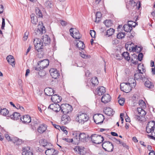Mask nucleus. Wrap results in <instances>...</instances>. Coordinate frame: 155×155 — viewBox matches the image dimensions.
Wrapping results in <instances>:
<instances>
[{
    "instance_id": "nucleus-45",
    "label": "nucleus",
    "mask_w": 155,
    "mask_h": 155,
    "mask_svg": "<svg viewBox=\"0 0 155 155\" xmlns=\"http://www.w3.org/2000/svg\"><path fill=\"white\" fill-rule=\"evenodd\" d=\"M120 88L121 91L126 93H128L131 90V88Z\"/></svg>"
},
{
    "instance_id": "nucleus-27",
    "label": "nucleus",
    "mask_w": 155,
    "mask_h": 155,
    "mask_svg": "<svg viewBox=\"0 0 155 155\" xmlns=\"http://www.w3.org/2000/svg\"><path fill=\"white\" fill-rule=\"evenodd\" d=\"M22 155H34L30 148L29 147L24 148L23 149V152L22 153Z\"/></svg>"
},
{
    "instance_id": "nucleus-56",
    "label": "nucleus",
    "mask_w": 155,
    "mask_h": 155,
    "mask_svg": "<svg viewBox=\"0 0 155 155\" xmlns=\"http://www.w3.org/2000/svg\"><path fill=\"white\" fill-rule=\"evenodd\" d=\"M5 25V19L4 18H2V25L1 26V29H4V27Z\"/></svg>"
},
{
    "instance_id": "nucleus-46",
    "label": "nucleus",
    "mask_w": 155,
    "mask_h": 155,
    "mask_svg": "<svg viewBox=\"0 0 155 155\" xmlns=\"http://www.w3.org/2000/svg\"><path fill=\"white\" fill-rule=\"evenodd\" d=\"M78 133H76V134L75 136L73 139V141L74 140V143H78L79 141H80L79 140V137H78V136H77V137Z\"/></svg>"
},
{
    "instance_id": "nucleus-57",
    "label": "nucleus",
    "mask_w": 155,
    "mask_h": 155,
    "mask_svg": "<svg viewBox=\"0 0 155 155\" xmlns=\"http://www.w3.org/2000/svg\"><path fill=\"white\" fill-rule=\"evenodd\" d=\"M63 140H64L66 142L69 143H72L73 141V139H69V138H63Z\"/></svg>"
},
{
    "instance_id": "nucleus-34",
    "label": "nucleus",
    "mask_w": 155,
    "mask_h": 155,
    "mask_svg": "<svg viewBox=\"0 0 155 155\" xmlns=\"http://www.w3.org/2000/svg\"><path fill=\"white\" fill-rule=\"evenodd\" d=\"M102 16V15L101 12H97L96 14V20L95 22L98 23L100 21Z\"/></svg>"
},
{
    "instance_id": "nucleus-48",
    "label": "nucleus",
    "mask_w": 155,
    "mask_h": 155,
    "mask_svg": "<svg viewBox=\"0 0 155 155\" xmlns=\"http://www.w3.org/2000/svg\"><path fill=\"white\" fill-rule=\"evenodd\" d=\"M139 104L141 107L144 108L146 107V104L142 100H140L139 101Z\"/></svg>"
},
{
    "instance_id": "nucleus-43",
    "label": "nucleus",
    "mask_w": 155,
    "mask_h": 155,
    "mask_svg": "<svg viewBox=\"0 0 155 155\" xmlns=\"http://www.w3.org/2000/svg\"><path fill=\"white\" fill-rule=\"evenodd\" d=\"M74 150L78 153H81L83 150L79 146H76L74 148Z\"/></svg>"
},
{
    "instance_id": "nucleus-59",
    "label": "nucleus",
    "mask_w": 155,
    "mask_h": 155,
    "mask_svg": "<svg viewBox=\"0 0 155 155\" xmlns=\"http://www.w3.org/2000/svg\"><path fill=\"white\" fill-rule=\"evenodd\" d=\"M60 23L62 26H65L67 25V23L63 20H60Z\"/></svg>"
},
{
    "instance_id": "nucleus-54",
    "label": "nucleus",
    "mask_w": 155,
    "mask_h": 155,
    "mask_svg": "<svg viewBox=\"0 0 155 155\" xmlns=\"http://www.w3.org/2000/svg\"><path fill=\"white\" fill-rule=\"evenodd\" d=\"M45 5L48 7L51 8L52 7V4L49 1H47L45 3Z\"/></svg>"
},
{
    "instance_id": "nucleus-39",
    "label": "nucleus",
    "mask_w": 155,
    "mask_h": 155,
    "mask_svg": "<svg viewBox=\"0 0 155 155\" xmlns=\"http://www.w3.org/2000/svg\"><path fill=\"white\" fill-rule=\"evenodd\" d=\"M35 12L36 15L38 18H42V14L38 8H36Z\"/></svg>"
},
{
    "instance_id": "nucleus-11",
    "label": "nucleus",
    "mask_w": 155,
    "mask_h": 155,
    "mask_svg": "<svg viewBox=\"0 0 155 155\" xmlns=\"http://www.w3.org/2000/svg\"><path fill=\"white\" fill-rule=\"evenodd\" d=\"M94 122L96 124H99L103 123L104 117L103 115L101 114H95L93 116Z\"/></svg>"
},
{
    "instance_id": "nucleus-26",
    "label": "nucleus",
    "mask_w": 155,
    "mask_h": 155,
    "mask_svg": "<svg viewBox=\"0 0 155 155\" xmlns=\"http://www.w3.org/2000/svg\"><path fill=\"white\" fill-rule=\"evenodd\" d=\"M7 60L8 63L13 67L15 66V59L14 57L11 55H9L7 57Z\"/></svg>"
},
{
    "instance_id": "nucleus-12",
    "label": "nucleus",
    "mask_w": 155,
    "mask_h": 155,
    "mask_svg": "<svg viewBox=\"0 0 155 155\" xmlns=\"http://www.w3.org/2000/svg\"><path fill=\"white\" fill-rule=\"evenodd\" d=\"M141 65H139L137 66V68L138 69V72L137 73L134 75V79L135 80V79L137 80H138L139 79H141L143 80L144 76L143 74V72L141 71V70L140 69V67L141 66Z\"/></svg>"
},
{
    "instance_id": "nucleus-20",
    "label": "nucleus",
    "mask_w": 155,
    "mask_h": 155,
    "mask_svg": "<svg viewBox=\"0 0 155 155\" xmlns=\"http://www.w3.org/2000/svg\"><path fill=\"white\" fill-rule=\"evenodd\" d=\"M77 136L79 137V140L82 142L85 141L87 139L89 138V136L87 134L84 133H78Z\"/></svg>"
},
{
    "instance_id": "nucleus-44",
    "label": "nucleus",
    "mask_w": 155,
    "mask_h": 155,
    "mask_svg": "<svg viewBox=\"0 0 155 155\" xmlns=\"http://www.w3.org/2000/svg\"><path fill=\"white\" fill-rule=\"evenodd\" d=\"M125 35V34L124 32L119 33L117 35V38L119 39H122L124 37Z\"/></svg>"
},
{
    "instance_id": "nucleus-32",
    "label": "nucleus",
    "mask_w": 155,
    "mask_h": 155,
    "mask_svg": "<svg viewBox=\"0 0 155 155\" xmlns=\"http://www.w3.org/2000/svg\"><path fill=\"white\" fill-rule=\"evenodd\" d=\"M11 141L17 145L21 144L22 142V140L17 137H14L11 139Z\"/></svg>"
},
{
    "instance_id": "nucleus-4",
    "label": "nucleus",
    "mask_w": 155,
    "mask_h": 155,
    "mask_svg": "<svg viewBox=\"0 0 155 155\" xmlns=\"http://www.w3.org/2000/svg\"><path fill=\"white\" fill-rule=\"evenodd\" d=\"M33 43L36 50L38 52L41 51L44 46L41 40L36 38L34 39Z\"/></svg>"
},
{
    "instance_id": "nucleus-33",
    "label": "nucleus",
    "mask_w": 155,
    "mask_h": 155,
    "mask_svg": "<svg viewBox=\"0 0 155 155\" xmlns=\"http://www.w3.org/2000/svg\"><path fill=\"white\" fill-rule=\"evenodd\" d=\"M31 22L33 24L36 25L38 22L37 17L34 14H32L31 15Z\"/></svg>"
},
{
    "instance_id": "nucleus-8",
    "label": "nucleus",
    "mask_w": 155,
    "mask_h": 155,
    "mask_svg": "<svg viewBox=\"0 0 155 155\" xmlns=\"http://www.w3.org/2000/svg\"><path fill=\"white\" fill-rule=\"evenodd\" d=\"M155 127V122L153 121H150L148 123L146 128V131L148 133H151L152 134L153 132Z\"/></svg>"
},
{
    "instance_id": "nucleus-6",
    "label": "nucleus",
    "mask_w": 155,
    "mask_h": 155,
    "mask_svg": "<svg viewBox=\"0 0 155 155\" xmlns=\"http://www.w3.org/2000/svg\"><path fill=\"white\" fill-rule=\"evenodd\" d=\"M70 34L74 38L77 39H80L81 35L79 31L76 28H71L70 29Z\"/></svg>"
},
{
    "instance_id": "nucleus-7",
    "label": "nucleus",
    "mask_w": 155,
    "mask_h": 155,
    "mask_svg": "<svg viewBox=\"0 0 155 155\" xmlns=\"http://www.w3.org/2000/svg\"><path fill=\"white\" fill-rule=\"evenodd\" d=\"M102 146L105 151L108 152L113 151L114 148L112 144L109 141H105L103 143Z\"/></svg>"
},
{
    "instance_id": "nucleus-30",
    "label": "nucleus",
    "mask_w": 155,
    "mask_h": 155,
    "mask_svg": "<svg viewBox=\"0 0 155 155\" xmlns=\"http://www.w3.org/2000/svg\"><path fill=\"white\" fill-rule=\"evenodd\" d=\"M0 114L4 116L9 117L10 114H9L8 110L5 108L2 109Z\"/></svg>"
},
{
    "instance_id": "nucleus-35",
    "label": "nucleus",
    "mask_w": 155,
    "mask_h": 155,
    "mask_svg": "<svg viewBox=\"0 0 155 155\" xmlns=\"http://www.w3.org/2000/svg\"><path fill=\"white\" fill-rule=\"evenodd\" d=\"M91 83L93 84V86H95L97 85L99 83L97 78L96 77H93L91 79Z\"/></svg>"
},
{
    "instance_id": "nucleus-14",
    "label": "nucleus",
    "mask_w": 155,
    "mask_h": 155,
    "mask_svg": "<svg viewBox=\"0 0 155 155\" xmlns=\"http://www.w3.org/2000/svg\"><path fill=\"white\" fill-rule=\"evenodd\" d=\"M60 107L61 106L58 104L54 103L50 104L48 108H50L54 111L58 112L60 110Z\"/></svg>"
},
{
    "instance_id": "nucleus-18",
    "label": "nucleus",
    "mask_w": 155,
    "mask_h": 155,
    "mask_svg": "<svg viewBox=\"0 0 155 155\" xmlns=\"http://www.w3.org/2000/svg\"><path fill=\"white\" fill-rule=\"evenodd\" d=\"M51 75L54 79H57L59 75V73L57 70L54 68H51L49 71Z\"/></svg>"
},
{
    "instance_id": "nucleus-31",
    "label": "nucleus",
    "mask_w": 155,
    "mask_h": 155,
    "mask_svg": "<svg viewBox=\"0 0 155 155\" xmlns=\"http://www.w3.org/2000/svg\"><path fill=\"white\" fill-rule=\"evenodd\" d=\"M77 46L79 50H83L85 47L84 42L80 40L78 41Z\"/></svg>"
},
{
    "instance_id": "nucleus-9",
    "label": "nucleus",
    "mask_w": 155,
    "mask_h": 155,
    "mask_svg": "<svg viewBox=\"0 0 155 155\" xmlns=\"http://www.w3.org/2000/svg\"><path fill=\"white\" fill-rule=\"evenodd\" d=\"M45 32V28L43 25L42 22H39V24L38 25L37 28L35 30V33L36 34L39 35Z\"/></svg>"
},
{
    "instance_id": "nucleus-17",
    "label": "nucleus",
    "mask_w": 155,
    "mask_h": 155,
    "mask_svg": "<svg viewBox=\"0 0 155 155\" xmlns=\"http://www.w3.org/2000/svg\"><path fill=\"white\" fill-rule=\"evenodd\" d=\"M21 120L22 123L25 124H28L31 122V119L30 116L28 115L23 116L20 118Z\"/></svg>"
},
{
    "instance_id": "nucleus-38",
    "label": "nucleus",
    "mask_w": 155,
    "mask_h": 155,
    "mask_svg": "<svg viewBox=\"0 0 155 155\" xmlns=\"http://www.w3.org/2000/svg\"><path fill=\"white\" fill-rule=\"evenodd\" d=\"M47 150L45 151V153L46 155H53V152L54 151V149L52 148H47Z\"/></svg>"
},
{
    "instance_id": "nucleus-19",
    "label": "nucleus",
    "mask_w": 155,
    "mask_h": 155,
    "mask_svg": "<svg viewBox=\"0 0 155 155\" xmlns=\"http://www.w3.org/2000/svg\"><path fill=\"white\" fill-rule=\"evenodd\" d=\"M71 121L70 117L66 114H64L61 117V122L63 124H66L69 123Z\"/></svg>"
},
{
    "instance_id": "nucleus-5",
    "label": "nucleus",
    "mask_w": 155,
    "mask_h": 155,
    "mask_svg": "<svg viewBox=\"0 0 155 155\" xmlns=\"http://www.w3.org/2000/svg\"><path fill=\"white\" fill-rule=\"evenodd\" d=\"M137 111L138 115H136L135 118L138 120L142 121L143 120L142 118L146 114V112L141 107L137 108Z\"/></svg>"
},
{
    "instance_id": "nucleus-42",
    "label": "nucleus",
    "mask_w": 155,
    "mask_h": 155,
    "mask_svg": "<svg viewBox=\"0 0 155 155\" xmlns=\"http://www.w3.org/2000/svg\"><path fill=\"white\" fill-rule=\"evenodd\" d=\"M104 23L106 27H110L112 24L110 20H106L104 22Z\"/></svg>"
},
{
    "instance_id": "nucleus-10",
    "label": "nucleus",
    "mask_w": 155,
    "mask_h": 155,
    "mask_svg": "<svg viewBox=\"0 0 155 155\" xmlns=\"http://www.w3.org/2000/svg\"><path fill=\"white\" fill-rule=\"evenodd\" d=\"M49 61L48 60H44L38 62V64L39 67L38 68L37 70L40 71L43 70L46 67H47L49 64Z\"/></svg>"
},
{
    "instance_id": "nucleus-53",
    "label": "nucleus",
    "mask_w": 155,
    "mask_h": 155,
    "mask_svg": "<svg viewBox=\"0 0 155 155\" xmlns=\"http://www.w3.org/2000/svg\"><path fill=\"white\" fill-rule=\"evenodd\" d=\"M115 58L118 60H120L122 59V55L119 54H116L115 55Z\"/></svg>"
},
{
    "instance_id": "nucleus-55",
    "label": "nucleus",
    "mask_w": 155,
    "mask_h": 155,
    "mask_svg": "<svg viewBox=\"0 0 155 155\" xmlns=\"http://www.w3.org/2000/svg\"><path fill=\"white\" fill-rule=\"evenodd\" d=\"M95 31L93 30H91L90 31V34L91 37L93 38L95 37Z\"/></svg>"
},
{
    "instance_id": "nucleus-24",
    "label": "nucleus",
    "mask_w": 155,
    "mask_h": 155,
    "mask_svg": "<svg viewBox=\"0 0 155 155\" xmlns=\"http://www.w3.org/2000/svg\"><path fill=\"white\" fill-rule=\"evenodd\" d=\"M104 112L105 114L108 116L113 115L114 113V111L110 107H106L104 110Z\"/></svg>"
},
{
    "instance_id": "nucleus-21",
    "label": "nucleus",
    "mask_w": 155,
    "mask_h": 155,
    "mask_svg": "<svg viewBox=\"0 0 155 155\" xmlns=\"http://www.w3.org/2000/svg\"><path fill=\"white\" fill-rule=\"evenodd\" d=\"M106 92L105 88H97L94 91L95 94L101 95Z\"/></svg>"
},
{
    "instance_id": "nucleus-28",
    "label": "nucleus",
    "mask_w": 155,
    "mask_h": 155,
    "mask_svg": "<svg viewBox=\"0 0 155 155\" xmlns=\"http://www.w3.org/2000/svg\"><path fill=\"white\" fill-rule=\"evenodd\" d=\"M47 129V126L45 125H40L38 128V132L42 134L45 132Z\"/></svg>"
},
{
    "instance_id": "nucleus-62",
    "label": "nucleus",
    "mask_w": 155,
    "mask_h": 155,
    "mask_svg": "<svg viewBox=\"0 0 155 155\" xmlns=\"http://www.w3.org/2000/svg\"><path fill=\"white\" fill-rule=\"evenodd\" d=\"M141 65V66L140 67V69H141V71H142V72H143H143H145V70L143 68V64H139L138 65V66L139 65Z\"/></svg>"
},
{
    "instance_id": "nucleus-63",
    "label": "nucleus",
    "mask_w": 155,
    "mask_h": 155,
    "mask_svg": "<svg viewBox=\"0 0 155 155\" xmlns=\"http://www.w3.org/2000/svg\"><path fill=\"white\" fill-rule=\"evenodd\" d=\"M5 137L8 140V141H11V139H10V137L9 135L8 134H5Z\"/></svg>"
},
{
    "instance_id": "nucleus-41",
    "label": "nucleus",
    "mask_w": 155,
    "mask_h": 155,
    "mask_svg": "<svg viewBox=\"0 0 155 155\" xmlns=\"http://www.w3.org/2000/svg\"><path fill=\"white\" fill-rule=\"evenodd\" d=\"M114 30L113 29L110 28L107 31L106 35H108V36L112 35L114 33Z\"/></svg>"
},
{
    "instance_id": "nucleus-22",
    "label": "nucleus",
    "mask_w": 155,
    "mask_h": 155,
    "mask_svg": "<svg viewBox=\"0 0 155 155\" xmlns=\"http://www.w3.org/2000/svg\"><path fill=\"white\" fill-rule=\"evenodd\" d=\"M51 99L53 102L57 103L60 102L62 100V98L61 97L55 94L51 96Z\"/></svg>"
},
{
    "instance_id": "nucleus-61",
    "label": "nucleus",
    "mask_w": 155,
    "mask_h": 155,
    "mask_svg": "<svg viewBox=\"0 0 155 155\" xmlns=\"http://www.w3.org/2000/svg\"><path fill=\"white\" fill-rule=\"evenodd\" d=\"M4 11V7L2 5H0V14L3 13Z\"/></svg>"
},
{
    "instance_id": "nucleus-49",
    "label": "nucleus",
    "mask_w": 155,
    "mask_h": 155,
    "mask_svg": "<svg viewBox=\"0 0 155 155\" xmlns=\"http://www.w3.org/2000/svg\"><path fill=\"white\" fill-rule=\"evenodd\" d=\"M80 56L84 58H88L91 57L90 55H87L86 54L83 53L82 52L80 53Z\"/></svg>"
},
{
    "instance_id": "nucleus-15",
    "label": "nucleus",
    "mask_w": 155,
    "mask_h": 155,
    "mask_svg": "<svg viewBox=\"0 0 155 155\" xmlns=\"http://www.w3.org/2000/svg\"><path fill=\"white\" fill-rule=\"evenodd\" d=\"M41 40L44 46L48 45L50 43V38L47 35H45L43 36Z\"/></svg>"
},
{
    "instance_id": "nucleus-36",
    "label": "nucleus",
    "mask_w": 155,
    "mask_h": 155,
    "mask_svg": "<svg viewBox=\"0 0 155 155\" xmlns=\"http://www.w3.org/2000/svg\"><path fill=\"white\" fill-rule=\"evenodd\" d=\"M124 31L127 32H130L131 31L132 29L131 26L129 25V24H125L124 27Z\"/></svg>"
},
{
    "instance_id": "nucleus-50",
    "label": "nucleus",
    "mask_w": 155,
    "mask_h": 155,
    "mask_svg": "<svg viewBox=\"0 0 155 155\" xmlns=\"http://www.w3.org/2000/svg\"><path fill=\"white\" fill-rule=\"evenodd\" d=\"M125 102V99L124 98H121L118 101V102L120 105H123Z\"/></svg>"
},
{
    "instance_id": "nucleus-37",
    "label": "nucleus",
    "mask_w": 155,
    "mask_h": 155,
    "mask_svg": "<svg viewBox=\"0 0 155 155\" xmlns=\"http://www.w3.org/2000/svg\"><path fill=\"white\" fill-rule=\"evenodd\" d=\"M122 58H124L126 60L128 61L130 60V57L129 53L127 52H124L122 54Z\"/></svg>"
},
{
    "instance_id": "nucleus-64",
    "label": "nucleus",
    "mask_w": 155,
    "mask_h": 155,
    "mask_svg": "<svg viewBox=\"0 0 155 155\" xmlns=\"http://www.w3.org/2000/svg\"><path fill=\"white\" fill-rule=\"evenodd\" d=\"M129 4L131 5H135V3L133 0H130L129 1Z\"/></svg>"
},
{
    "instance_id": "nucleus-47",
    "label": "nucleus",
    "mask_w": 155,
    "mask_h": 155,
    "mask_svg": "<svg viewBox=\"0 0 155 155\" xmlns=\"http://www.w3.org/2000/svg\"><path fill=\"white\" fill-rule=\"evenodd\" d=\"M128 24L130 26H131L132 28V27H135L137 24L135 22L132 21H128Z\"/></svg>"
},
{
    "instance_id": "nucleus-3",
    "label": "nucleus",
    "mask_w": 155,
    "mask_h": 155,
    "mask_svg": "<svg viewBox=\"0 0 155 155\" xmlns=\"http://www.w3.org/2000/svg\"><path fill=\"white\" fill-rule=\"evenodd\" d=\"M72 110L71 106L68 104H62L61 105L60 110L63 114H66L71 112Z\"/></svg>"
},
{
    "instance_id": "nucleus-51",
    "label": "nucleus",
    "mask_w": 155,
    "mask_h": 155,
    "mask_svg": "<svg viewBox=\"0 0 155 155\" xmlns=\"http://www.w3.org/2000/svg\"><path fill=\"white\" fill-rule=\"evenodd\" d=\"M48 144L46 140L45 139H42L41 140V144L43 147L46 146Z\"/></svg>"
},
{
    "instance_id": "nucleus-60",
    "label": "nucleus",
    "mask_w": 155,
    "mask_h": 155,
    "mask_svg": "<svg viewBox=\"0 0 155 155\" xmlns=\"http://www.w3.org/2000/svg\"><path fill=\"white\" fill-rule=\"evenodd\" d=\"M60 129L63 131L64 133L66 134H68V131L65 129V128L64 127L62 126L61 127Z\"/></svg>"
},
{
    "instance_id": "nucleus-16",
    "label": "nucleus",
    "mask_w": 155,
    "mask_h": 155,
    "mask_svg": "<svg viewBox=\"0 0 155 155\" xmlns=\"http://www.w3.org/2000/svg\"><path fill=\"white\" fill-rule=\"evenodd\" d=\"M101 100V102L104 103H107L110 101L111 97L108 94H106L102 96Z\"/></svg>"
},
{
    "instance_id": "nucleus-13",
    "label": "nucleus",
    "mask_w": 155,
    "mask_h": 155,
    "mask_svg": "<svg viewBox=\"0 0 155 155\" xmlns=\"http://www.w3.org/2000/svg\"><path fill=\"white\" fill-rule=\"evenodd\" d=\"M136 81L134 79H132L131 82L129 83H122L120 84V87H135L136 86Z\"/></svg>"
},
{
    "instance_id": "nucleus-1",
    "label": "nucleus",
    "mask_w": 155,
    "mask_h": 155,
    "mask_svg": "<svg viewBox=\"0 0 155 155\" xmlns=\"http://www.w3.org/2000/svg\"><path fill=\"white\" fill-rule=\"evenodd\" d=\"M76 120L81 124H84L88 120V117L86 114L79 112L76 118Z\"/></svg>"
},
{
    "instance_id": "nucleus-29",
    "label": "nucleus",
    "mask_w": 155,
    "mask_h": 155,
    "mask_svg": "<svg viewBox=\"0 0 155 155\" xmlns=\"http://www.w3.org/2000/svg\"><path fill=\"white\" fill-rule=\"evenodd\" d=\"M11 118L14 120H16L20 118V114L17 112H14L13 114L9 116Z\"/></svg>"
},
{
    "instance_id": "nucleus-52",
    "label": "nucleus",
    "mask_w": 155,
    "mask_h": 155,
    "mask_svg": "<svg viewBox=\"0 0 155 155\" xmlns=\"http://www.w3.org/2000/svg\"><path fill=\"white\" fill-rule=\"evenodd\" d=\"M117 141H118L119 143V144H120L121 145H122L123 146V147H125L126 148L128 149V146L126 144L124 143V142H121L120 140H117Z\"/></svg>"
},
{
    "instance_id": "nucleus-58",
    "label": "nucleus",
    "mask_w": 155,
    "mask_h": 155,
    "mask_svg": "<svg viewBox=\"0 0 155 155\" xmlns=\"http://www.w3.org/2000/svg\"><path fill=\"white\" fill-rule=\"evenodd\" d=\"M143 56V55L142 53H140L138 56V58L139 60L141 61L142 59Z\"/></svg>"
},
{
    "instance_id": "nucleus-25",
    "label": "nucleus",
    "mask_w": 155,
    "mask_h": 155,
    "mask_svg": "<svg viewBox=\"0 0 155 155\" xmlns=\"http://www.w3.org/2000/svg\"><path fill=\"white\" fill-rule=\"evenodd\" d=\"M126 48L127 50L128 51H133L135 52H138L137 51V50L139 51L140 52L142 50L141 48L140 47H138V48H137V46H136L135 47H133V46L132 47L128 46H127Z\"/></svg>"
},
{
    "instance_id": "nucleus-23",
    "label": "nucleus",
    "mask_w": 155,
    "mask_h": 155,
    "mask_svg": "<svg viewBox=\"0 0 155 155\" xmlns=\"http://www.w3.org/2000/svg\"><path fill=\"white\" fill-rule=\"evenodd\" d=\"M44 91L45 94L48 96H52L54 93L52 88H45Z\"/></svg>"
},
{
    "instance_id": "nucleus-2",
    "label": "nucleus",
    "mask_w": 155,
    "mask_h": 155,
    "mask_svg": "<svg viewBox=\"0 0 155 155\" xmlns=\"http://www.w3.org/2000/svg\"><path fill=\"white\" fill-rule=\"evenodd\" d=\"M91 138L93 143L98 144L101 143L104 140L102 136L96 134H92Z\"/></svg>"
},
{
    "instance_id": "nucleus-40",
    "label": "nucleus",
    "mask_w": 155,
    "mask_h": 155,
    "mask_svg": "<svg viewBox=\"0 0 155 155\" xmlns=\"http://www.w3.org/2000/svg\"><path fill=\"white\" fill-rule=\"evenodd\" d=\"M145 85L146 87H153L154 85L152 82L147 80L145 81Z\"/></svg>"
}]
</instances>
